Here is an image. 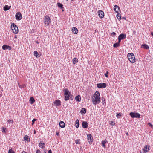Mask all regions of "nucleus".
I'll return each mask as SVG.
<instances>
[{
	"label": "nucleus",
	"mask_w": 153,
	"mask_h": 153,
	"mask_svg": "<svg viewBox=\"0 0 153 153\" xmlns=\"http://www.w3.org/2000/svg\"><path fill=\"white\" fill-rule=\"evenodd\" d=\"M36 120H37L36 119H33L32 120V125H33L34 124L35 121H36Z\"/></svg>",
	"instance_id": "40"
},
{
	"label": "nucleus",
	"mask_w": 153,
	"mask_h": 153,
	"mask_svg": "<svg viewBox=\"0 0 153 153\" xmlns=\"http://www.w3.org/2000/svg\"><path fill=\"white\" fill-rule=\"evenodd\" d=\"M107 142L106 139H105L104 140H102V146L103 147L105 148V144Z\"/></svg>",
	"instance_id": "28"
},
{
	"label": "nucleus",
	"mask_w": 153,
	"mask_h": 153,
	"mask_svg": "<svg viewBox=\"0 0 153 153\" xmlns=\"http://www.w3.org/2000/svg\"><path fill=\"white\" fill-rule=\"evenodd\" d=\"M98 15L100 18H102L104 17V14L103 11L100 10L98 11Z\"/></svg>",
	"instance_id": "9"
},
{
	"label": "nucleus",
	"mask_w": 153,
	"mask_h": 153,
	"mask_svg": "<svg viewBox=\"0 0 153 153\" xmlns=\"http://www.w3.org/2000/svg\"><path fill=\"white\" fill-rule=\"evenodd\" d=\"M19 85V87L20 88H22V86H21V85ZM22 88H24V86H22Z\"/></svg>",
	"instance_id": "52"
},
{
	"label": "nucleus",
	"mask_w": 153,
	"mask_h": 153,
	"mask_svg": "<svg viewBox=\"0 0 153 153\" xmlns=\"http://www.w3.org/2000/svg\"><path fill=\"white\" fill-rule=\"evenodd\" d=\"M117 115H121V114H120V113H117Z\"/></svg>",
	"instance_id": "57"
},
{
	"label": "nucleus",
	"mask_w": 153,
	"mask_h": 153,
	"mask_svg": "<svg viewBox=\"0 0 153 153\" xmlns=\"http://www.w3.org/2000/svg\"><path fill=\"white\" fill-rule=\"evenodd\" d=\"M111 34L112 35H113L114 36L116 35V33L114 32H112V33H111Z\"/></svg>",
	"instance_id": "48"
},
{
	"label": "nucleus",
	"mask_w": 153,
	"mask_h": 153,
	"mask_svg": "<svg viewBox=\"0 0 153 153\" xmlns=\"http://www.w3.org/2000/svg\"><path fill=\"white\" fill-rule=\"evenodd\" d=\"M7 122L9 123H13V120H11L10 119H9V120H7Z\"/></svg>",
	"instance_id": "39"
},
{
	"label": "nucleus",
	"mask_w": 153,
	"mask_h": 153,
	"mask_svg": "<svg viewBox=\"0 0 153 153\" xmlns=\"http://www.w3.org/2000/svg\"><path fill=\"white\" fill-rule=\"evenodd\" d=\"M63 91L64 92V95L71 94V92L67 88L65 89Z\"/></svg>",
	"instance_id": "19"
},
{
	"label": "nucleus",
	"mask_w": 153,
	"mask_h": 153,
	"mask_svg": "<svg viewBox=\"0 0 153 153\" xmlns=\"http://www.w3.org/2000/svg\"><path fill=\"white\" fill-rule=\"evenodd\" d=\"M79 120H77L76 121V128L79 127Z\"/></svg>",
	"instance_id": "30"
},
{
	"label": "nucleus",
	"mask_w": 153,
	"mask_h": 153,
	"mask_svg": "<svg viewBox=\"0 0 153 153\" xmlns=\"http://www.w3.org/2000/svg\"><path fill=\"white\" fill-rule=\"evenodd\" d=\"M129 115H140L139 114L137 113H134L133 112H131L130 113Z\"/></svg>",
	"instance_id": "33"
},
{
	"label": "nucleus",
	"mask_w": 153,
	"mask_h": 153,
	"mask_svg": "<svg viewBox=\"0 0 153 153\" xmlns=\"http://www.w3.org/2000/svg\"><path fill=\"white\" fill-rule=\"evenodd\" d=\"M100 94L99 91H96L94 93L93 97H92V102L94 105L99 104L100 101Z\"/></svg>",
	"instance_id": "1"
},
{
	"label": "nucleus",
	"mask_w": 153,
	"mask_h": 153,
	"mask_svg": "<svg viewBox=\"0 0 153 153\" xmlns=\"http://www.w3.org/2000/svg\"><path fill=\"white\" fill-rule=\"evenodd\" d=\"M34 131H35L34 132V133H35V130H34Z\"/></svg>",
	"instance_id": "60"
},
{
	"label": "nucleus",
	"mask_w": 153,
	"mask_h": 153,
	"mask_svg": "<svg viewBox=\"0 0 153 153\" xmlns=\"http://www.w3.org/2000/svg\"><path fill=\"white\" fill-rule=\"evenodd\" d=\"M120 10V8L118 6L115 5L114 7V10L116 12H118L119 10Z\"/></svg>",
	"instance_id": "17"
},
{
	"label": "nucleus",
	"mask_w": 153,
	"mask_h": 153,
	"mask_svg": "<svg viewBox=\"0 0 153 153\" xmlns=\"http://www.w3.org/2000/svg\"><path fill=\"white\" fill-rule=\"evenodd\" d=\"M71 0L72 1H73L74 0Z\"/></svg>",
	"instance_id": "61"
},
{
	"label": "nucleus",
	"mask_w": 153,
	"mask_h": 153,
	"mask_svg": "<svg viewBox=\"0 0 153 153\" xmlns=\"http://www.w3.org/2000/svg\"><path fill=\"white\" fill-rule=\"evenodd\" d=\"M97 87L99 88H105L107 86L105 83H98L97 84Z\"/></svg>",
	"instance_id": "7"
},
{
	"label": "nucleus",
	"mask_w": 153,
	"mask_h": 153,
	"mask_svg": "<svg viewBox=\"0 0 153 153\" xmlns=\"http://www.w3.org/2000/svg\"><path fill=\"white\" fill-rule=\"evenodd\" d=\"M59 125L60 127L62 128H63L65 126V123L62 121L60 122Z\"/></svg>",
	"instance_id": "18"
},
{
	"label": "nucleus",
	"mask_w": 153,
	"mask_h": 153,
	"mask_svg": "<svg viewBox=\"0 0 153 153\" xmlns=\"http://www.w3.org/2000/svg\"><path fill=\"white\" fill-rule=\"evenodd\" d=\"M118 42H117L119 45H120V44L121 42V40L120 39L118 38Z\"/></svg>",
	"instance_id": "44"
},
{
	"label": "nucleus",
	"mask_w": 153,
	"mask_h": 153,
	"mask_svg": "<svg viewBox=\"0 0 153 153\" xmlns=\"http://www.w3.org/2000/svg\"><path fill=\"white\" fill-rule=\"evenodd\" d=\"M132 118H139L140 117L141 115H131Z\"/></svg>",
	"instance_id": "32"
},
{
	"label": "nucleus",
	"mask_w": 153,
	"mask_h": 153,
	"mask_svg": "<svg viewBox=\"0 0 153 153\" xmlns=\"http://www.w3.org/2000/svg\"><path fill=\"white\" fill-rule=\"evenodd\" d=\"M141 48L146 49H148L149 48V46L145 44H143L141 46Z\"/></svg>",
	"instance_id": "20"
},
{
	"label": "nucleus",
	"mask_w": 153,
	"mask_h": 153,
	"mask_svg": "<svg viewBox=\"0 0 153 153\" xmlns=\"http://www.w3.org/2000/svg\"><path fill=\"white\" fill-rule=\"evenodd\" d=\"M122 18L124 20H126V18L125 17H123Z\"/></svg>",
	"instance_id": "54"
},
{
	"label": "nucleus",
	"mask_w": 153,
	"mask_h": 153,
	"mask_svg": "<svg viewBox=\"0 0 153 153\" xmlns=\"http://www.w3.org/2000/svg\"><path fill=\"white\" fill-rule=\"evenodd\" d=\"M82 126L84 128H87L88 126L87 123L85 121L83 122L82 123Z\"/></svg>",
	"instance_id": "15"
},
{
	"label": "nucleus",
	"mask_w": 153,
	"mask_h": 153,
	"mask_svg": "<svg viewBox=\"0 0 153 153\" xmlns=\"http://www.w3.org/2000/svg\"><path fill=\"white\" fill-rule=\"evenodd\" d=\"M126 134L128 136V132H127L126 133Z\"/></svg>",
	"instance_id": "56"
},
{
	"label": "nucleus",
	"mask_w": 153,
	"mask_h": 153,
	"mask_svg": "<svg viewBox=\"0 0 153 153\" xmlns=\"http://www.w3.org/2000/svg\"><path fill=\"white\" fill-rule=\"evenodd\" d=\"M75 99L76 100V101H77L78 102H80L81 100V97L79 95H78L75 97Z\"/></svg>",
	"instance_id": "14"
},
{
	"label": "nucleus",
	"mask_w": 153,
	"mask_h": 153,
	"mask_svg": "<svg viewBox=\"0 0 153 153\" xmlns=\"http://www.w3.org/2000/svg\"><path fill=\"white\" fill-rule=\"evenodd\" d=\"M59 132H56V135H57V136L59 135Z\"/></svg>",
	"instance_id": "49"
},
{
	"label": "nucleus",
	"mask_w": 153,
	"mask_h": 153,
	"mask_svg": "<svg viewBox=\"0 0 153 153\" xmlns=\"http://www.w3.org/2000/svg\"><path fill=\"white\" fill-rule=\"evenodd\" d=\"M36 43L39 44V42L38 41H36Z\"/></svg>",
	"instance_id": "55"
},
{
	"label": "nucleus",
	"mask_w": 153,
	"mask_h": 153,
	"mask_svg": "<svg viewBox=\"0 0 153 153\" xmlns=\"http://www.w3.org/2000/svg\"><path fill=\"white\" fill-rule=\"evenodd\" d=\"M71 94L64 95L65 98L64 100L65 101H67L69 99V97Z\"/></svg>",
	"instance_id": "23"
},
{
	"label": "nucleus",
	"mask_w": 153,
	"mask_h": 153,
	"mask_svg": "<svg viewBox=\"0 0 153 153\" xmlns=\"http://www.w3.org/2000/svg\"><path fill=\"white\" fill-rule=\"evenodd\" d=\"M127 57L132 63H134L135 62V59L134 54L132 53H128L127 55Z\"/></svg>",
	"instance_id": "2"
},
{
	"label": "nucleus",
	"mask_w": 153,
	"mask_h": 153,
	"mask_svg": "<svg viewBox=\"0 0 153 153\" xmlns=\"http://www.w3.org/2000/svg\"><path fill=\"white\" fill-rule=\"evenodd\" d=\"M108 73H109L108 72V71H106V73H105V76L106 77H108Z\"/></svg>",
	"instance_id": "41"
},
{
	"label": "nucleus",
	"mask_w": 153,
	"mask_h": 153,
	"mask_svg": "<svg viewBox=\"0 0 153 153\" xmlns=\"http://www.w3.org/2000/svg\"><path fill=\"white\" fill-rule=\"evenodd\" d=\"M68 0H67V1H68Z\"/></svg>",
	"instance_id": "63"
},
{
	"label": "nucleus",
	"mask_w": 153,
	"mask_h": 153,
	"mask_svg": "<svg viewBox=\"0 0 153 153\" xmlns=\"http://www.w3.org/2000/svg\"><path fill=\"white\" fill-rule=\"evenodd\" d=\"M39 144V147H41V148H44L45 147L44 145L45 144L43 142V141H40Z\"/></svg>",
	"instance_id": "21"
},
{
	"label": "nucleus",
	"mask_w": 153,
	"mask_h": 153,
	"mask_svg": "<svg viewBox=\"0 0 153 153\" xmlns=\"http://www.w3.org/2000/svg\"><path fill=\"white\" fill-rule=\"evenodd\" d=\"M6 128H4V127H3L2 128V132H4L5 133H6L7 132V131H6Z\"/></svg>",
	"instance_id": "38"
},
{
	"label": "nucleus",
	"mask_w": 153,
	"mask_h": 153,
	"mask_svg": "<svg viewBox=\"0 0 153 153\" xmlns=\"http://www.w3.org/2000/svg\"><path fill=\"white\" fill-rule=\"evenodd\" d=\"M89 153H92L89 152Z\"/></svg>",
	"instance_id": "62"
},
{
	"label": "nucleus",
	"mask_w": 153,
	"mask_h": 153,
	"mask_svg": "<svg viewBox=\"0 0 153 153\" xmlns=\"http://www.w3.org/2000/svg\"><path fill=\"white\" fill-rule=\"evenodd\" d=\"M34 55L36 57H39L40 56L39 55L38 52L36 51H35L34 52Z\"/></svg>",
	"instance_id": "29"
},
{
	"label": "nucleus",
	"mask_w": 153,
	"mask_h": 153,
	"mask_svg": "<svg viewBox=\"0 0 153 153\" xmlns=\"http://www.w3.org/2000/svg\"><path fill=\"white\" fill-rule=\"evenodd\" d=\"M57 4L58 7L62 9V11H63L64 10L63 9L64 8V7L62 4L60 3H58Z\"/></svg>",
	"instance_id": "22"
},
{
	"label": "nucleus",
	"mask_w": 153,
	"mask_h": 153,
	"mask_svg": "<svg viewBox=\"0 0 153 153\" xmlns=\"http://www.w3.org/2000/svg\"><path fill=\"white\" fill-rule=\"evenodd\" d=\"M119 45L117 42L114 43L113 45V47L114 48H117L120 46Z\"/></svg>",
	"instance_id": "35"
},
{
	"label": "nucleus",
	"mask_w": 153,
	"mask_h": 153,
	"mask_svg": "<svg viewBox=\"0 0 153 153\" xmlns=\"http://www.w3.org/2000/svg\"><path fill=\"white\" fill-rule=\"evenodd\" d=\"M72 32L74 34H77L78 32V30L76 27H73L71 30Z\"/></svg>",
	"instance_id": "13"
},
{
	"label": "nucleus",
	"mask_w": 153,
	"mask_h": 153,
	"mask_svg": "<svg viewBox=\"0 0 153 153\" xmlns=\"http://www.w3.org/2000/svg\"><path fill=\"white\" fill-rule=\"evenodd\" d=\"M121 115H116L117 117V118H119L120 117Z\"/></svg>",
	"instance_id": "50"
},
{
	"label": "nucleus",
	"mask_w": 153,
	"mask_h": 153,
	"mask_svg": "<svg viewBox=\"0 0 153 153\" xmlns=\"http://www.w3.org/2000/svg\"><path fill=\"white\" fill-rule=\"evenodd\" d=\"M17 38V36H15V37H14V38H15V39H16V38Z\"/></svg>",
	"instance_id": "58"
},
{
	"label": "nucleus",
	"mask_w": 153,
	"mask_h": 153,
	"mask_svg": "<svg viewBox=\"0 0 153 153\" xmlns=\"http://www.w3.org/2000/svg\"><path fill=\"white\" fill-rule=\"evenodd\" d=\"M117 19L120 20L121 19V16L120 14H117Z\"/></svg>",
	"instance_id": "34"
},
{
	"label": "nucleus",
	"mask_w": 153,
	"mask_h": 153,
	"mask_svg": "<svg viewBox=\"0 0 153 153\" xmlns=\"http://www.w3.org/2000/svg\"><path fill=\"white\" fill-rule=\"evenodd\" d=\"M150 146L148 145H146L145 146L144 148L142 150L143 152L146 153L148 152L150 150Z\"/></svg>",
	"instance_id": "6"
},
{
	"label": "nucleus",
	"mask_w": 153,
	"mask_h": 153,
	"mask_svg": "<svg viewBox=\"0 0 153 153\" xmlns=\"http://www.w3.org/2000/svg\"><path fill=\"white\" fill-rule=\"evenodd\" d=\"M151 35H152V36L153 37V32H152L151 33Z\"/></svg>",
	"instance_id": "51"
},
{
	"label": "nucleus",
	"mask_w": 153,
	"mask_h": 153,
	"mask_svg": "<svg viewBox=\"0 0 153 153\" xmlns=\"http://www.w3.org/2000/svg\"><path fill=\"white\" fill-rule=\"evenodd\" d=\"M30 101L31 104H33L35 100L34 98L33 97H31L30 98Z\"/></svg>",
	"instance_id": "26"
},
{
	"label": "nucleus",
	"mask_w": 153,
	"mask_h": 153,
	"mask_svg": "<svg viewBox=\"0 0 153 153\" xmlns=\"http://www.w3.org/2000/svg\"><path fill=\"white\" fill-rule=\"evenodd\" d=\"M101 100H102V104L104 105H105L106 102H105V99L104 98V97H102V98Z\"/></svg>",
	"instance_id": "31"
},
{
	"label": "nucleus",
	"mask_w": 153,
	"mask_h": 153,
	"mask_svg": "<svg viewBox=\"0 0 153 153\" xmlns=\"http://www.w3.org/2000/svg\"><path fill=\"white\" fill-rule=\"evenodd\" d=\"M11 7V6H10L9 7L7 5H6L4 7V11H7L9 10L10 7Z\"/></svg>",
	"instance_id": "24"
},
{
	"label": "nucleus",
	"mask_w": 153,
	"mask_h": 153,
	"mask_svg": "<svg viewBox=\"0 0 153 153\" xmlns=\"http://www.w3.org/2000/svg\"><path fill=\"white\" fill-rule=\"evenodd\" d=\"M8 153H15L14 152L13 150L12 149H9Z\"/></svg>",
	"instance_id": "37"
},
{
	"label": "nucleus",
	"mask_w": 153,
	"mask_h": 153,
	"mask_svg": "<svg viewBox=\"0 0 153 153\" xmlns=\"http://www.w3.org/2000/svg\"><path fill=\"white\" fill-rule=\"evenodd\" d=\"M88 141L90 144L92 143L93 141V137L91 134H88L87 135Z\"/></svg>",
	"instance_id": "8"
},
{
	"label": "nucleus",
	"mask_w": 153,
	"mask_h": 153,
	"mask_svg": "<svg viewBox=\"0 0 153 153\" xmlns=\"http://www.w3.org/2000/svg\"><path fill=\"white\" fill-rule=\"evenodd\" d=\"M2 48L4 50L8 49L9 50H10L11 49V46L6 45H4L2 47Z\"/></svg>",
	"instance_id": "10"
},
{
	"label": "nucleus",
	"mask_w": 153,
	"mask_h": 153,
	"mask_svg": "<svg viewBox=\"0 0 153 153\" xmlns=\"http://www.w3.org/2000/svg\"><path fill=\"white\" fill-rule=\"evenodd\" d=\"M109 124L111 126H114L115 125V123L113 121H110Z\"/></svg>",
	"instance_id": "36"
},
{
	"label": "nucleus",
	"mask_w": 153,
	"mask_h": 153,
	"mask_svg": "<svg viewBox=\"0 0 153 153\" xmlns=\"http://www.w3.org/2000/svg\"><path fill=\"white\" fill-rule=\"evenodd\" d=\"M51 22V19L49 16L46 15L45 16L44 23L45 25L48 26Z\"/></svg>",
	"instance_id": "4"
},
{
	"label": "nucleus",
	"mask_w": 153,
	"mask_h": 153,
	"mask_svg": "<svg viewBox=\"0 0 153 153\" xmlns=\"http://www.w3.org/2000/svg\"><path fill=\"white\" fill-rule=\"evenodd\" d=\"M126 34L124 33H121L118 36V38L121 40L123 39L126 38Z\"/></svg>",
	"instance_id": "12"
},
{
	"label": "nucleus",
	"mask_w": 153,
	"mask_h": 153,
	"mask_svg": "<svg viewBox=\"0 0 153 153\" xmlns=\"http://www.w3.org/2000/svg\"><path fill=\"white\" fill-rule=\"evenodd\" d=\"M140 153H142V152H141V150H140Z\"/></svg>",
	"instance_id": "59"
},
{
	"label": "nucleus",
	"mask_w": 153,
	"mask_h": 153,
	"mask_svg": "<svg viewBox=\"0 0 153 153\" xmlns=\"http://www.w3.org/2000/svg\"><path fill=\"white\" fill-rule=\"evenodd\" d=\"M74 97L73 95H71L70 96L69 99H71V100H72L73 99Z\"/></svg>",
	"instance_id": "43"
},
{
	"label": "nucleus",
	"mask_w": 153,
	"mask_h": 153,
	"mask_svg": "<svg viewBox=\"0 0 153 153\" xmlns=\"http://www.w3.org/2000/svg\"><path fill=\"white\" fill-rule=\"evenodd\" d=\"M73 63L74 64H75L76 63L78 62V59L76 58H74L72 60Z\"/></svg>",
	"instance_id": "25"
},
{
	"label": "nucleus",
	"mask_w": 153,
	"mask_h": 153,
	"mask_svg": "<svg viewBox=\"0 0 153 153\" xmlns=\"http://www.w3.org/2000/svg\"><path fill=\"white\" fill-rule=\"evenodd\" d=\"M86 112V109L85 108H82L80 111V113L82 114H84Z\"/></svg>",
	"instance_id": "16"
},
{
	"label": "nucleus",
	"mask_w": 153,
	"mask_h": 153,
	"mask_svg": "<svg viewBox=\"0 0 153 153\" xmlns=\"http://www.w3.org/2000/svg\"><path fill=\"white\" fill-rule=\"evenodd\" d=\"M22 153H27L25 151H23L22 152Z\"/></svg>",
	"instance_id": "53"
},
{
	"label": "nucleus",
	"mask_w": 153,
	"mask_h": 153,
	"mask_svg": "<svg viewBox=\"0 0 153 153\" xmlns=\"http://www.w3.org/2000/svg\"><path fill=\"white\" fill-rule=\"evenodd\" d=\"M148 124L152 128L153 127V125H152L150 123H148Z\"/></svg>",
	"instance_id": "45"
},
{
	"label": "nucleus",
	"mask_w": 153,
	"mask_h": 153,
	"mask_svg": "<svg viewBox=\"0 0 153 153\" xmlns=\"http://www.w3.org/2000/svg\"><path fill=\"white\" fill-rule=\"evenodd\" d=\"M40 151L39 150H36V153H40Z\"/></svg>",
	"instance_id": "46"
},
{
	"label": "nucleus",
	"mask_w": 153,
	"mask_h": 153,
	"mask_svg": "<svg viewBox=\"0 0 153 153\" xmlns=\"http://www.w3.org/2000/svg\"><path fill=\"white\" fill-rule=\"evenodd\" d=\"M11 27L13 32L14 34H17L18 33V29L17 26L14 23H12Z\"/></svg>",
	"instance_id": "3"
},
{
	"label": "nucleus",
	"mask_w": 153,
	"mask_h": 153,
	"mask_svg": "<svg viewBox=\"0 0 153 153\" xmlns=\"http://www.w3.org/2000/svg\"><path fill=\"white\" fill-rule=\"evenodd\" d=\"M48 153H52L51 150H50L48 151Z\"/></svg>",
	"instance_id": "47"
},
{
	"label": "nucleus",
	"mask_w": 153,
	"mask_h": 153,
	"mask_svg": "<svg viewBox=\"0 0 153 153\" xmlns=\"http://www.w3.org/2000/svg\"><path fill=\"white\" fill-rule=\"evenodd\" d=\"M75 143L76 144H80V143L79 142V140H75Z\"/></svg>",
	"instance_id": "42"
},
{
	"label": "nucleus",
	"mask_w": 153,
	"mask_h": 153,
	"mask_svg": "<svg viewBox=\"0 0 153 153\" xmlns=\"http://www.w3.org/2000/svg\"><path fill=\"white\" fill-rule=\"evenodd\" d=\"M61 103L60 101L59 100H57L54 102V105L56 106H60L61 105Z\"/></svg>",
	"instance_id": "11"
},
{
	"label": "nucleus",
	"mask_w": 153,
	"mask_h": 153,
	"mask_svg": "<svg viewBox=\"0 0 153 153\" xmlns=\"http://www.w3.org/2000/svg\"><path fill=\"white\" fill-rule=\"evenodd\" d=\"M24 140L27 142H29L30 141V138L27 135L25 136L24 137Z\"/></svg>",
	"instance_id": "27"
},
{
	"label": "nucleus",
	"mask_w": 153,
	"mask_h": 153,
	"mask_svg": "<svg viewBox=\"0 0 153 153\" xmlns=\"http://www.w3.org/2000/svg\"><path fill=\"white\" fill-rule=\"evenodd\" d=\"M16 19L18 21L21 20L22 18V15L20 12H17L15 15Z\"/></svg>",
	"instance_id": "5"
}]
</instances>
